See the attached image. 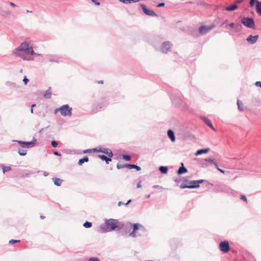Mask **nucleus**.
Returning a JSON list of instances; mask_svg holds the SVG:
<instances>
[{"label": "nucleus", "instance_id": "b1692460", "mask_svg": "<svg viewBox=\"0 0 261 261\" xmlns=\"http://www.w3.org/2000/svg\"><path fill=\"white\" fill-rule=\"evenodd\" d=\"M229 26L231 28H234L236 32H239L241 30V25L240 24L235 25L234 23H230L229 24Z\"/></svg>", "mask_w": 261, "mask_h": 261}, {"label": "nucleus", "instance_id": "dca6fc26", "mask_svg": "<svg viewBox=\"0 0 261 261\" xmlns=\"http://www.w3.org/2000/svg\"><path fill=\"white\" fill-rule=\"evenodd\" d=\"M168 136L172 142H174L175 141L174 133L172 130L169 129L168 130Z\"/></svg>", "mask_w": 261, "mask_h": 261}, {"label": "nucleus", "instance_id": "423d86ee", "mask_svg": "<svg viewBox=\"0 0 261 261\" xmlns=\"http://www.w3.org/2000/svg\"><path fill=\"white\" fill-rule=\"evenodd\" d=\"M35 139L30 142L22 141L19 140H13V141L18 142L21 147L27 148H32L34 147L35 145Z\"/></svg>", "mask_w": 261, "mask_h": 261}, {"label": "nucleus", "instance_id": "de8ad7c7", "mask_svg": "<svg viewBox=\"0 0 261 261\" xmlns=\"http://www.w3.org/2000/svg\"><path fill=\"white\" fill-rule=\"evenodd\" d=\"M23 81L24 83V84L26 85L29 82V80L26 77V76H24L23 79Z\"/></svg>", "mask_w": 261, "mask_h": 261}, {"label": "nucleus", "instance_id": "09e8293b", "mask_svg": "<svg viewBox=\"0 0 261 261\" xmlns=\"http://www.w3.org/2000/svg\"><path fill=\"white\" fill-rule=\"evenodd\" d=\"M152 188H158V189H163V188L162 187H161V186H158V185L153 186Z\"/></svg>", "mask_w": 261, "mask_h": 261}, {"label": "nucleus", "instance_id": "72a5a7b5", "mask_svg": "<svg viewBox=\"0 0 261 261\" xmlns=\"http://www.w3.org/2000/svg\"><path fill=\"white\" fill-rule=\"evenodd\" d=\"M83 226L85 228H90L92 226V223L91 222L86 221L84 223Z\"/></svg>", "mask_w": 261, "mask_h": 261}, {"label": "nucleus", "instance_id": "9d476101", "mask_svg": "<svg viewBox=\"0 0 261 261\" xmlns=\"http://www.w3.org/2000/svg\"><path fill=\"white\" fill-rule=\"evenodd\" d=\"M204 181L203 179L197 180L196 185H187V184H185L182 183L180 185V188L185 189V188H189V189H193V188H197L199 187V184L202 183Z\"/></svg>", "mask_w": 261, "mask_h": 261}, {"label": "nucleus", "instance_id": "412c9836", "mask_svg": "<svg viewBox=\"0 0 261 261\" xmlns=\"http://www.w3.org/2000/svg\"><path fill=\"white\" fill-rule=\"evenodd\" d=\"M98 157L102 161H105L107 164H109L110 161H111V159L110 158H108L105 155H98Z\"/></svg>", "mask_w": 261, "mask_h": 261}, {"label": "nucleus", "instance_id": "6e6d98bb", "mask_svg": "<svg viewBox=\"0 0 261 261\" xmlns=\"http://www.w3.org/2000/svg\"><path fill=\"white\" fill-rule=\"evenodd\" d=\"M123 204V203L121 201H119L118 203V206H121V205Z\"/></svg>", "mask_w": 261, "mask_h": 261}, {"label": "nucleus", "instance_id": "9b49d317", "mask_svg": "<svg viewBox=\"0 0 261 261\" xmlns=\"http://www.w3.org/2000/svg\"><path fill=\"white\" fill-rule=\"evenodd\" d=\"M140 6L143 10V12L148 15V16H156V14L151 9H149L147 8L146 6L143 4H141Z\"/></svg>", "mask_w": 261, "mask_h": 261}, {"label": "nucleus", "instance_id": "774afa93", "mask_svg": "<svg viewBox=\"0 0 261 261\" xmlns=\"http://www.w3.org/2000/svg\"><path fill=\"white\" fill-rule=\"evenodd\" d=\"M40 218H41V219H43V218H44V217H43V216H40Z\"/></svg>", "mask_w": 261, "mask_h": 261}, {"label": "nucleus", "instance_id": "a211bd4d", "mask_svg": "<svg viewBox=\"0 0 261 261\" xmlns=\"http://www.w3.org/2000/svg\"><path fill=\"white\" fill-rule=\"evenodd\" d=\"M238 8V6L236 4H233L230 6L224 7L223 10H227L228 11H231L236 10Z\"/></svg>", "mask_w": 261, "mask_h": 261}, {"label": "nucleus", "instance_id": "c03bdc74", "mask_svg": "<svg viewBox=\"0 0 261 261\" xmlns=\"http://www.w3.org/2000/svg\"><path fill=\"white\" fill-rule=\"evenodd\" d=\"M241 199L246 202L247 201V198L246 197V196L244 195H242L241 196Z\"/></svg>", "mask_w": 261, "mask_h": 261}, {"label": "nucleus", "instance_id": "a878e982", "mask_svg": "<svg viewBox=\"0 0 261 261\" xmlns=\"http://www.w3.org/2000/svg\"><path fill=\"white\" fill-rule=\"evenodd\" d=\"M89 161V159L87 156H85L83 158L79 160L78 164L82 165L84 163L87 162Z\"/></svg>", "mask_w": 261, "mask_h": 261}, {"label": "nucleus", "instance_id": "393cba45", "mask_svg": "<svg viewBox=\"0 0 261 261\" xmlns=\"http://www.w3.org/2000/svg\"><path fill=\"white\" fill-rule=\"evenodd\" d=\"M51 92H50V88L47 90L44 93L43 96L46 98H50L51 97Z\"/></svg>", "mask_w": 261, "mask_h": 261}, {"label": "nucleus", "instance_id": "052dcab7", "mask_svg": "<svg viewBox=\"0 0 261 261\" xmlns=\"http://www.w3.org/2000/svg\"><path fill=\"white\" fill-rule=\"evenodd\" d=\"M150 194H148V195H146V197L147 198H150Z\"/></svg>", "mask_w": 261, "mask_h": 261}, {"label": "nucleus", "instance_id": "0eeeda50", "mask_svg": "<svg viewBox=\"0 0 261 261\" xmlns=\"http://www.w3.org/2000/svg\"><path fill=\"white\" fill-rule=\"evenodd\" d=\"M172 45L170 41H165L161 45L160 50L163 53L167 54L171 50Z\"/></svg>", "mask_w": 261, "mask_h": 261}, {"label": "nucleus", "instance_id": "f704fd0d", "mask_svg": "<svg viewBox=\"0 0 261 261\" xmlns=\"http://www.w3.org/2000/svg\"><path fill=\"white\" fill-rule=\"evenodd\" d=\"M124 167H127L126 164H121L120 163H118L117 164V168L118 169H122Z\"/></svg>", "mask_w": 261, "mask_h": 261}, {"label": "nucleus", "instance_id": "603ef678", "mask_svg": "<svg viewBox=\"0 0 261 261\" xmlns=\"http://www.w3.org/2000/svg\"><path fill=\"white\" fill-rule=\"evenodd\" d=\"M54 154L56 155H57V156H61V154L59 153L58 151H54Z\"/></svg>", "mask_w": 261, "mask_h": 261}, {"label": "nucleus", "instance_id": "2eb2a0df", "mask_svg": "<svg viewBox=\"0 0 261 261\" xmlns=\"http://www.w3.org/2000/svg\"><path fill=\"white\" fill-rule=\"evenodd\" d=\"M181 166L179 167L177 171L178 174H182L188 172V170L184 166V164L181 163Z\"/></svg>", "mask_w": 261, "mask_h": 261}, {"label": "nucleus", "instance_id": "79ce46f5", "mask_svg": "<svg viewBox=\"0 0 261 261\" xmlns=\"http://www.w3.org/2000/svg\"><path fill=\"white\" fill-rule=\"evenodd\" d=\"M93 151V149H86L83 151V153H91Z\"/></svg>", "mask_w": 261, "mask_h": 261}, {"label": "nucleus", "instance_id": "e2e57ef3", "mask_svg": "<svg viewBox=\"0 0 261 261\" xmlns=\"http://www.w3.org/2000/svg\"><path fill=\"white\" fill-rule=\"evenodd\" d=\"M27 13H32V11H29V10H27Z\"/></svg>", "mask_w": 261, "mask_h": 261}, {"label": "nucleus", "instance_id": "49530a36", "mask_svg": "<svg viewBox=\"0 0 261 261\" xmlns=\"http://www.w3.org/2000/svg\"><path fill=\"white\" fill-rule=\"evenodd\" d=\"M216 169L219 171L220 172L222 173H225V171L224 170H222L220 168H219L218 166L217 165V167H216Z\"/></svg>", "mask_w": 261, "mask_h": 261}, {"label": "nucleus", "instance_id": "0e129e2a", "mask_svg": "<svg viewBox=\"0 0 261 261\" xmlns=\"http://www.w3.org/2000/svg\"><path fill=\"white\" fill-rule=\"evenodd\" d=\"M36 106V105L35 104H33L32 105V108H33V107H35Z\"/></svg>", "mask_w": 261, "mask_h": 261}, {"label": "nucleus", "instance_id": "3c124183", "mask_svg": "<svg viewBox=\"0 0 261 261\" xmlns=\"http://www.w3.org/2000/svg\"><path fill=\"white\" fill-rule=\"evenodd\" d=\"M165 5V3H159L158 5H157V7H163Z\"/></svg>", "mask_w": 261, "mask_h": 261}, {"label": "nucleus", "instance_id": "cd10ccee", "mask_svg": "<svg viewBox=\"0 0 261 261\" xmlns=\"http://www.w3.org/2000/svg\"><path fill=\"white\" fill-rule=\"evenodd\" d=\"M159 170L162 173L166 174L168 172V168L166 166H161Z\"/></svg>", "mask_w": 261, "mask_h": 261}, {"label": "nucleus", "instance_id": "5fc2aeb1", "mask_svg": "<svg viewBox=\"0 0 261 261\" xmlns=\"http://www.w3.org/2000/svg\"><path fill=\"white\" fill-rule=\"evenodd\" d=\"M9 4L11 6L13 7H16L17 6L13 3L12 2H10L9 3Z\"/></svg>", "mask_w": 261, "mask_h": 261}, {"label": "nucleus", "instance_id": "1a4fd4ad", "mask_svg": "<svg viewBox=\"0 0 261 261\" xmlns=\"http://www.w3.org/2000/svg\"><path fill=\"white\" fill-rule=\"evenodd\" d=\"M215 28V25H211L210 26L202 25L199 28V32L202 35H205L210 32L211 30Z\"/></svg>", "mask_w": 261, "mask_h": 261}, {"label": "nucleus", "instance_id": "864d4df0", "mask_svg": "<svg viewBox=\"0 0 261 261\" xmlns=\"http://www.w3.org/2000/svg\"><path fill=\"white\" fill-rule=\"evenodd\" d=\"M91 1L95 3V4L97 6H99L100 5V3L98 2H96L95 0H91Z\"/></svg>", "mask_w": 261, "mask_h": 261}, {"label": "nucleus", "instance_id": "680f3d73", "mask_svg": "<svg viewBox=\"0 0 261 261\" xmlns=\"http://www.w3.org/2000/svg\"><path fill=\"white\" fill-rule=\"evenodd\" d=\"M98 84H101V83H103V81H99L98 82Z\"/></svg>", "mask_w": 261, "mask_h": 261}, {"label": "nucleus", "instance_id": "7c9ffc66", "mask_svg": "<svg viewBox=\"0 0 261 261\" xmlns=\"http://www.w3.org/2000/svg\"><path fill=\"white\" fill-rule=\"evenodd\" d=\"M237 105H238V107L239 110H240V111H243V104L239 99H238V100H237Z\"/></svg>", "mask_w": 261, "mask_h": 261}, {"label": "nucleus", "instance_id": "6e6552de", "mask_svg": "<svg viewBox=\"0 0 261 261\" xmlns=\"http://www.w3.org/2000/svg\"><path fill=\"white\" fill-rule=\"evenodd\" d=\"M93 152H102L108 155L110 158H111L113 156V153L111 150L108 148H105L102 147L93 148Z\"/></svg>", "mask_w": 261, "mask_h": 261}, {"label": "nucleus", "instance_id": "4c0bfd02", "mask_svg": "<svg viewBox=\"0 0 261 261\" xmlns=\"http://www.w3.org/2000/svg\"><path fill=\"white\" fill-rule=\"evenodd\" d=\"M51 144L53 147H57V146H58V142L56 141H52Z\"/></svg>", "mask_w": 261, "mask_h": 261}, {"label": "nucleus", "instance_id": "ddd939ff", "mask_svg": "<svg viewBox=\"0 0 261 261\" xmlns=\"http://www.w3.org/2000/svg\"><path fill=\"white\" fill-rule=\"evenodd\" d=\"M258 35H249L246 39L247 41L251 44H254L258 39Z\"/></svg>", "mask_w": 261, "mask_h": 261}, {"label": "nucleus", "instance_id": "f3484780", "mask_svg": "<svg viewBox=\"0 0 261 261\" xmlns=\"http://www.w3.org/2000/svg\"><path fill=\"white\" fill-rule=\"evenodd\" d=\"M209 151H210V149L208 148H204V149H201L197 150L195 154V155L197 156V155H201L202 153H206L208 152Z\"/></svg>", "mask_w": 261, "mask_h": 261}, {"label": "nucleus", "instance_id": "8fccbe9b", "mask_svg": "<svg viewBox=\"0 0 261 261\" xmlns=\"http://www.w3.org/2000/svg\"><path fill=\"white\" fill-rule=\"evenodd\" d=\"M142 187V185H141V181H140L139 182H138V184H137V188H141Z\"/></svg>", "mask_w": 261, "mask_h": 261}, {"label": "nucleus", "instance_id": "6ab92c4d", "mask_svg": "<svg viewBox=\"0 0 261 261\" xmlns=\"http://www.w3.org/2000/svg\"><path fill=\"white\" fill-rule=\"evenodd\" d=\"M52 180L54 181V183L55 185L57 186H61L63 180L61 179L60 178H57V177H53Z\"/></svg>", "mask_w": 261, "mask_h": 261}, {"label": "nucleus", "instance_id": "5701e85b", "mask_svg": "<svg viewBox=\"0 0 261 261\" xmlns=\"http://www.w3.org/2000/svg\"><path fill=\"white\" fill-rule=\"evenodd\" d=\"M126 166H127V167L129 169H136L137 171H140L141 170V168L139 166H138L137 165H134V164H126Z\"/></svg>", "mask_w": 261, "mask_h": 261}, {"label": "nucleus", "instance_id": "473e14b6", "mask_svg": "<svg viewBox=\"0 0 261 261\" xmlns=\"http://www.w3.org/2000/svg\"><path fill=\"white\" fill-rule=\"evenodd\" d=\"M2 168H3V173H5L7 171H9L11 170V167L10 166H6L5 165H1Z\"/></svg>", "mask_w": 261, "mask_h": 261}, {"label": "nucleus", "instance_id": "ea45409f", "mask_svg": "<svg viewBox=\"0 0 261 261\" xmlns=\"http://www.w3.org/2000/svg\"><path fill=\"white\" fill-rule=\"evenodd\" d=\"M197 180H191L189 182L188 185H196Z\"/></svg>", "mask_w": 261, "mask_h": 261}, {"label": "nucleus", "instance_id": "4468645a", "mask_svg": "<svg viewBox=\"0 0 261 261\" xmlns=\"http://www.w3.org/2000/svg\"><path fill=\"white\" fill-rule=\"evenodd\" d=\"M203 121L205 122V123L208 126L210 127H211L213 130H215L214 127H213V125L211 122V121L207 118L205 117H201Z\"/></svg>", "mask_w": 261, "mask_h": 261}, {"label": "nucleus", "instance_id": "37998d69", "mask_svg": "<svg viewBox=\"0 0 261 261\" xmlns=\"http://www.w3.org/2000/svg\"><path fill=\"white\" fill-rule=\"evenodd\" d=\"M219 245H229V242L227 241H221Z\"/></svg>", "mask_w": 261, "mask_h": 261}, {"label": "nucleus", "instance_id": "338daca9", "mask_svg": "<svg viewBox=\"0 0 261 261\" xmlns=\"http://www.w3.org/2000/svg\"><path fill=\"white\" fill-rule=\"evenodd\" d=\"M31 112L32 113H33V108H31Z\"/></svg>", "mask_w": 261, "mask_h": 261}, {"label": "nucleus", "instance_id": "58836bf2", "mask_svg": "<svg viewBox=\"0 0 261 261\" xmlns=\"http://www.w3.org/2000/svg\"><path fill=\"white\" fill-rule=\"evenodd\" d=\"M88 261H100V260L97 257H91Z\"/></svg>", "mask_w": 261, "mask_h": 261}, {"label": "nucleus", "instance_id": "13d9d810", "mask_svg": "<svg viewBox=\"0 0 261 261\" xmlns=\"http://www.w3.org/2000/svg\"><path fill=\"white\" fill-rule=\"evenodd\" d=\"M43 175L46 176H47L48 175V173L46 172H44V173H43Z\"/></svg>", "mask_w": 261, "mask_h": 261}, {"label": "nucleus", "instance_id": "4be33fe9", "mask_svg": "<svg viewBox=\"0 0 261 261\" xmlns=\"http://www.w3.org/2000/svg\"><path fill=\"white\" fill-rule=\"evenodd\" d=\"M103 108V106H101L100 103H95L93 106V111L94 112H96L101 109Z\"/></svg>", "mask_w": 261, "mask_h": 261}, {"label": "nucleus", "instance_id": "a19ab883", "mask_svg": "<svg viewBox=\"0 0 261 261\" xmlns=\"http://www.w3.org/2000/svg\"><path fill=\"white\" fill-rule=\"evenodd\" d=\"M9 243H12V244H14V243H18V242H20V241L19 240H11L9 241Z\"/></svg>", "mask_w": 261, "mask_h": 261}, {"label": "nucleus", "instance_id": "4d7b16f0", "mask_svg": "<svg viewBox=\"0 0 261 261\" xmlns=\"http://www.w3.org/2000/svg\"><path fill=\"white\" fill-rule=\"evenodd\" d=\"M131 202V200H129L127 201V202L125 204V205H127L128 203H129Z\"/></svg>", "mask_w": 261, "mask_h": 261}, {"label": "nucleus", "instance_id": "e433bc0d", "mask_svg": "<svg viewBox=\"0 0 261 261\" xmlns=\"http://www.w3.org/2000/svg\"><path fill=\"white\" fill-rule=\"evenodd\" d=\"M47 60L49 62H59V61L55 59V58H47Z\"/></svg>", "mask_w": 261, "mask_h": 261}, {"label": "nucleus", "instance_id": "f03ea898", "mask_svg": "<svg viewBox=\"0 0 261 261\" xmlns=\"http://www.w3.org/2000/svg\"><path fill=\"white\" fill-rule=\"evenodd\" d=\"M129 225L132 226V224L129 223ZM133 231L129 232L128 236L132 237H136L143 235L146 232V229L145 227L139 223H135L133 225Z\"/></svg>", "mask_w": 261, "mask_h": 261}, {"label": "nucleus", "instance_id": "c756f323", "mask_svg": "<svg viewBox=\"0 0 261 261\" xmlns=\"http://www.w3.org/2000/svg\"><path fill=\"white\" fill-rule=\"evenodd\" d=\"M220 250L224 252H227L229 250V246H220Z\"/></svg>", "mask_w": 261, "mask_h": 261}, {"label": "nucleus", "instance_id": "f257e3e1", "mask_svg": "<svg viewBox=\"0 0 261 261\" xmlns=\"http://www.w3.org/2000/svg\"><path fill=\"white\" fill-rule=\"evenodd\" d=\"M33 45L32 40L30 38H27L18 47L13 50V54L17 57L21 58L24 60L30 61L31 58H28L21 51L24 52L28 55L39 56V54H37L34 51Z\"/></svg>", "mask_w": 261, "mask_h": 261}, {"label": "nucleus", "instance_id": "c9c22d12", "mask_svg": "<svg viewBox=\"0 0 261 261\" xmlns=\"http://www.w3.org/2000/svg\"><path fill=\"white\" fill-rule=\"evenodd\" d=\"M122 157L124 160L127 161H128L130 160V156L129 155L123 154Z\"/></svg>", "mask_w": 261, "mask_h": 261}, {"label": "nucleus", "instance_id": "69168bd1", "mask_svg": "<svg viewBox=\"0 0 261 261\" xmlns=\"http://www.w3.org/2000/svg\"><path fill=\"white\" fill-rule=\"evenodd\" d=\"M44 128H41L40 130H39V132L41 133L42 132Z\"/></svg>", "mask_w": 261, "mask_h": 261}, {"label": "nucleus", "instance_id": "bf43d9fd", "mask_svg": "<svg viewBox=\"0 0 261 261\" xmlns=\"http://www.w3.org/2000/svg\"><path fill=\"white\" fill-rule=\"evenodd\" d=\"M243 1V0H238L236 3H240Z\"/></svg>", "mask_w": 261, "mask_h": 261}, {"label": "nucleus", "instance_id": "c85d7f7f", "mask_svg": "<svg viewBox=\"0 0 261 261\" xmlns=\"http://www.w3.org/2000/svg\"><path fill=\"white\" fill-rule=\"evenodd\" d=\"M140 0H119V1L121 3H124V4H130L132 3H136Z\"/></svg>", "mask_w": 261, "mask_h": 261}, {"label": "nucleus", "instance_id": "7ed1b4c3", "mask_svg": "<svg viewBox=\"0 0 261 261\" xmlns=\"http://www.w3.org/2000/svg\"><path fill=\"white\" fill-rule=\"evenodd\" d=\"M118 221L115 219H110L107 220L105 223L100 225V229L103 232H110L118 227Z\"/></svg>", "mask_w": 261, "mask_h": 261}, {"label": "nucleus", "instance_id": "aec40b11", "mask_svg": "<svg viewBox=\"0 0 261 261\" xmlns=\"http://www.w3.org/2000/svg\"><path fill=\"white\" fill-rule=\"evenodd\" d=\"M259 97H253L251 100V105L254 106L259 105Z\"/></svg>", "mask_w": 261, "mask_h": 261}, {"label": "nucleus", "instance_id": "39448f33", "mask_svg": "<svg viewBox=\"0 0 261 261\" xmlns=\"http://www.w3.org/2000/svg\"><path fill=\"white\" fill-rule=\"evenodd\" d=\"M241 22L246 27L252 29H255V24L253 18L249 17H243L241 19Z\"/></svg>", "mask_w": 261, "mask_h": 261}, {"label": "nucleus", "instance_id": "bb28decb", "mask_svg": "<svg viewBox=\"0 0 261 261\" xmlns=\"http://www.w3.org/2000/svg\"><path fill=\"white\" fill-rule=\"evenodd\" d=\"M205 161L207 162H209L211 164H214L215 166V167H217V163L215 162V161L214 159H212L211 158H206L205 159Z\"/></svg>", "mask_w": 261, "mask_h": 261}, {"label": "nucleus", "instance_id": "2f4dec72", "mask_svg": "<svg viewBox=\"0 0 261 261\" xmlns=\"http://www.w3.org/2000/svg\"><path fill=\"white\" fill-rule=\"evenodd\" d=\"M18 153L21 156H24L27 154V150L24 149H21L19 148Z\"/></svg>", "mask_w": 261, "mask_h": 261}, {"label": "nucleus", "instance_id": "20e7f679", "mask_svg": "<svg viewBox=\"0 0 261 261\" xmlns=\"http://www.w3.org/2000/svg\"><path fill=\"white\" fill-rule=\"evenodd\" d=\"M58 112H60L63 116H70L72 115V108L68 105H64L58 108H56L54 111V113L57 114Z\"/></svg>", "mask_w": 261, "mask_h": 261}, {"label": "nucleus", "instance_id": "f8f14e48", "mask_svg": "<svg viewBox=\"0 0 261 261\" xmlns=\"http://www.w3.org/2000/svg\"><path fill=\"white\" fill-rule=\"evenodd\" d=\"M255 2H256L257 12L258 15H261V2L257 1L256 0H250V6H253Z\"/></svg>", "mask_w": 261, "mask_h": 261}, {"label": "nucleus", "instance_id": "a18cd8bd", "mask_svg": "<svg viewBox=\"0 0 261 261\" xmlns=\"http://www.w3.org/2000/svg\"><path fill=\"white\" fill-rule=\"evenodd\" d=\"M255 85L257 87H261V81H257L255 83Z\"/></svg>", "mask_w": 261, "mask_h": 261}]
</instances>
